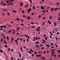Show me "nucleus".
I'll use <instances>...</instances> for the list:
<instances>
[{"instance_id": "obj_2", "label": "nucleus", "mask_w": 60, "mask_h": 60, "mask_svg": "<svg viewBox=\"0 0 60 60\" xmlns=\"http://www.w3.org/2000/svg\"><path fill=\"white\" fill-rule=\"evenodd\" d=\"M45 8V7H43V6H42L41 8V9H42L43 10H44Z\"/></svg>"}, {"instance_id": "obj_3", "label": "nucleus", "mask_w": 60, "mask_h": 60, "mask_svg": "<svg viewBox=\"0 0 60 60\" xmlns=\"http://www.w3.org/2000/svg\"><path fill=\"white\" fill-rule=\"evenodd\" d=\"M31 18V17L30 16H28L27 17V19H30Z\"/></svg>"}, {"instance_id": "obj_4", "label": "nucleus", "mask_w": 60, "mask_h": 60, "mask_svg": "<svg viewBox=\"0 0 60 60\" xmlns=\"http://www.w3.org/2000/svg\"><path fill=\"white\" fill-rule=\"evenodd\" d=\"M54 10V8H51V11H53Z\"/></svg>"}, {"instance_id": "obj_57", "label": "nucleus", "mask_w": 60, "mask_h": 60, "mask_svg": "<svg viewBox=\"0 0 60 60\" xmlns=\"http://www.w3.org/2000/svg\"><path fill=\"white\" fill-rule=\"evenodd\" d=\"M35 41V37H34V41Z\"/></svg>"}, {"instance_id": "obj_63", "label": "nucleus", "mask_w": 60, "mask_h": 60, "mask_svg": "<svg viewBox=\"0 0 60 60\" xmlns=\"http://www.w3.org/2000/svg\"><path fill=\"white\" fill-rule=\"evenodd\" d=\"M0 52H1L2 53H3V51L0 50Z\"/></svg>"}, {"instance_id": "obj_49", "label": "nucleus", "mask_w": 60, "mask_h": 60, "mask_svg": "<svg viewBox=\"0 0 60 60\" xmlns=\"http://www.w3.org/2000/svg\"><path fill=\"white\" fill-rule=\"evenodd\" d=\"M37 49H39V47L37 46Z\"/></svg>"}, {"instance_id": "obj_13", "label": "nucleus", "mask_w": 60, "mask_h": 60, "mask_svg": "<svg viewBox=\"0 0 60 60\" xmlns=\"http://www.w3.org/2000/svg\"><path fill=\"white\" fill-rule=\"evenodd\" d=\"M4 47H5V48H6L8 47V45H5Z\"/></svg>"}, {"instance_id": "obj_54", "label": "nucleus", "mask_w": 60, "mask_h": 60, "mask_svg": "<svg viewBox=\"0 0 60 60\" xmlns=\"http://www.w3.org/2000/svg\"><path fill=\"white\" fill-rule=\"evenodd\" d=\"M32 56H34V54H32Z\"/></svg>"}, {"instance_id": "obj_12", "label": "nucleus", "mask_w": 60, "mask_h": 60, "mask_svg": "<svg viewBox=\"0 0 60 60\" xmlns=\"http://www.w3.org/2000/svg\"><path fill=\"white\" fill-rule=\"evenodd\" d=\"M10 2H14V0H10Z\"/></svg>"}, {"instance_id": "obj_39", "label": "nucleus", "mask_w": 60, "mask_h": 60, "mask_svg": "<svg viewBox=\"0 0 60 60\" xmlns=\"http://www.w3.org/2000/svg\"><path fill=\"white\" fill-rule=\"evenodd\" d=\"M46 12V11L44 10H43L42 11V12Z\"/></svg>"}, {"instance_id": "obj_61", "label": "nucleus", "mask_w": 60, "mask_h": 60, "mask_svg": "<svg viewBox=\"0 0 60 60\" xmlns=\"http://www.w3.org/2000/svg\"><path fill=\"white\" fill-rule=\"evenodd\" d=\"M36 57H38V54H37L36 55Z\"/></svg>"}, {"instance_id": "obj_8", "label": "nucleus", "mask_w": 60, "mask_h": 60, "mask_svg": "<svg viewBox=\"0 0 60 60\" xmlns=\"http://www.w3.org/2000/svg\"><path fill=\"white\" fill-rule=\"evenodd\" d=\"M28 6V5L27 4L25 5V6H24V7H25V8H26V7H27Z\"/></svg>"}, {"instance_id": "obj_17", "label": "nucleus", "mask_w": 60, "mask_h": 60, "mask_svg": "<svg viewBox=\"0 0 60 60\" xmlns=\"http://www.w3.org/2000/svg\"><path fill=\"white\" fill-rule=\"evenodd\" d=\"M39 43V42L38 41H37L35 42V44H37V43Z\"/></svg>"}, {"instance_id": "obj_26", "label": "nucleus", "mask_w": 60, "mask_h": 60, "mask_svg": "<svg viewBox=\"0 0 60 60\" xmlns=\"http://www.w3.org/2000/svg\"><path fill=\"white\" fill-rule=\"evenodd\" d=\"M21 50H22V51H23V48L22 47H21Z\"/></svg>"}, {"instance_id": "obj_7", "label": "nucleus", "mask_w": 60, "mask_h": 60, "mask_svg": "<svg viewBox=\"0 0 60 60\" xmlns=\"http://www.w3.org/2000/svg\"><path fill=\"white\" fill-rule=\"evenodd\" d=\"M7 10V8H6L4 10H3V11H6Z\"/></svg>"}, {"instance_id": "obj_37", "label": "nucleus", "mask_w": 60, "mask_h": 60, "mask_svg": "<svg viewBox=\"0 0 60 60\" xmlns=\"http://www.w3.org/2000/svg\"><path fill=\"white\" fill-rule=\"evenodd\" d=\"M45 23V22H44L42 24V25H44V24Z\"/></svg>"}, {"instance_id": "obj_41", "label": "nucleus", "mask_w": 60, "mask_h": 60, "mask_svg": "<svg viewBox=\"0 0 60 60\" xmlns=\"http://www.w3.org/2000/svg\"><path fill=\"white\" fill-rule=\"evenodd\" d=\"M52 50V52H54V51H55V49H53Z\"/></svg>"}, {"instance_id": "obj_40", "label": "nucleus", "mask_w": 60, "mask_h": 60, "mask_svg": "<svg viewBox=\"0 0 60 60\" xmlns=\"http://www.w3.org/2000/svg\"><path fill=\"white\" fill-rule=\"evenodd\" d=\"M46 46L47 47H49V45L48 44H47L46 45Z\"/></svg>"}, {"instance_id": "obj_25", "label": "nucleus", "mask_w": 60, "mask_h": 60, "mask_svg": "<svg viewBox=\"0 0 60 60\" xmlns=\"http://www.w3.org/2000/svg\"><path fill=\"white\" fill-rule=\"evenodd\" d=\"M0 27L1 28H3V27H4V26H3L2 25H1L0 26Z\"/></svg>"}, {"instance_id": "obj_56", "label": "nucleus", "mask_w": 60, "mask_h": 60, "mask_svg": "<svg viewBox=\"0 0 60 60\" xmlns=\"http://www.w3.org/2000/svg\"><path fill=\"white\" fill-rule=\"evenodd\" d=\"M49 7H47V9H49Z\"/></svg>"}, {"instance_id": "obj_20", "label": "nucleus", "mask_w": 60, "mask_h": 60, "mask_svg": "<svg viewBox=\"0 0 60 60\" xmlns=\"http://www.w3.org/2000/svg\"><path fill=\"white\" fill-rule=\"evenodd\" d=\"M30 11H31L30 10H28L27 11L28 13H29V12H30Z\"/></svg>"}, {"instance_id": "obj_33", "label": "nucleus", "mask_w": 60, "mask_h": 60, "mask_svg": "<svg viewBox=\"0 0 60 60\" xmlns=\"http://www.w3.org/2000/svg\"><path fill=\"white\" fill-rule=\"evenodd\" d=\"M54 24L55 26H56V22H54Z\"/></svg>"}, {"instance_id": "obj_62", "label": "nucleus", "mask_w": 60, "mask_h": 60, "mask_svg": "<svg viewBox=\"0 0 60 60\" xmlns=\"http://www.w3.org/2000/svg\"><path fill=\"white\" fill-rule=\"evenodd\" d=\"M58 19H59V20L60 19V17H59L58 18Z\"/></svg>"}, {"instance_id": "obj_11", "label": "nucleus", "mask_w": 60, "mask_h": 60, "mask_svg": "<svg viewBox=\"0 0 60 60\" xmlns=\"http://www.w3.org/2000/svg\"><path fill=\"white\" fill-rule=\"evenodd\" d=\"M47 39H48V36H47L46 37V38H45V40H47Z\"/></svg>"}, {"instance_id": "obj_10", "label": "nucleus", "mask_w": 60, "mask_h": 60, "mask_svg": "<svg viewBox=\"0 0 60 60\" xmlns=\"http://www.w3.org/2000/svg\"><path fill=\"white\" fill-rule=\"evenodd\" d=\"M33 10H34L35 9V7H34V6L33 5Z\"/></svg>"}, {"instance_id": "obj_55", "label": "nucleus", "mask_w": 60, "mask_h": 60, "mask_svg": "<svg viewBox=\"0 0 60 60\" xmlns=\"http://www.w3.org/2000/svg\"><path fill=\"white\" fill-rule=\"evenodd\" d=\"M19 27L18 28H17V30L18 31H19Z\"/></svg>"}, {"instance_id": "obj_50", "label": "nucleus", "mask_w": 60, "mask_h": 60, "mask_svg": "<svg viewBox=\"0 0 60 60\" xmlns=\"http://www.w3.org/2000/svg\"><path fill=\"white\" fill-rule=\"evenodd\" d=\"M44 47H43L41 48V49H44Z\"/></svg>"}, {"instance_id": "obj_24", "label": "nucleus", "mask_w": 60, "mask_h": 60, "mask_svg": "<svg viewBox=\"0 0 60 60\" xmlns=\"http://www.w3.org/2000/svg\"><path fill=\"white\" fill-rule=\"evenodd\" d=\"M30 52H33V51H32V49H30Z\"/></svg>"}, {"instance_id": "obj_59", "label": "nucleus", "mask_w": 60, "mask_h": 60, "mask_svg": "<svg viewBox=\"0 0 60 60\" xmlns=\"http://www.w3.org/2000/svg\"><path fill=\"white\" fill-rule=\"evenodd\" d=\"M38 29H40V26H39L38 27Z\"/></svg>"}, {"instance_id": "obj_60", "label": "nucleus", "mask_w": 60, "mask_h": 60, "mask_svg": "<svg viewBox=\"0 0 60 60\" xmlns=\"http://www.w3.org/2000/svg\"><path fill=\"white\" fill-rule=\"evenodd\" d=\"M26 48V46L23 47L24 49H25V48Z\"/></svg>"}, {"instance_id": "obj_19", "label": "nucleus", "mask_w": 60, "mask_h": 60, "mask_svg": "<svg viewBox=\"0 0 60 60\" xmlns=\"http://www.w3.org/2000/svg\"><path fill=\"white\" fill-rule=\"evenodd\" d=\"M55 53H56L55 52H51V53L52 54H53Z\"/></svg>"}, {"instance_id": "obj_35", "label": "nucleus", "mask_w": 60, "mask_h": 60, "mask_svg": "<svg viewBox=\"0 0 60 60\" xmlns=\"http://www.w3.org/2000/svg\"><path fill=\"white\" fill-rule=\"evenodd\" d=\"M4 28H6V26L5 25H4Z\"/></svg>"}, {"instance_id": "obj_52", "label": "nucleus", "mask_w": 60, "mask_h": 60, "mask_svg": "<svg viewBox=\"0 0 60 60\" xmlns=\"http://www.w3.org/2000/svg\"><path fill=\"white\" fill-rule=\"evenodd\" d=\"M29 10H30V11H31V8H30L29 9Z\"/></svg>"}, {"instance_id": "obj_5", "label": "nucleus", "mask_w": 60, "mask_h": 60, "mask_svg": "<svg viewBox=\"0 0 60 60\" xmlns=\"http://www.w3.org/2000/svg\"><path fill=\"white\" fill-rule=\"evenodd\" d=\"M58 9V8H55V10H54V11H56V10H57Z\"/></svg>"}, {"instance_id": "obj_29", "label": "nucleus", "mask_w": 60, "mask_h": 60, "mask_svg": "<svg viewBox=\"0 0 60 60\" xmlns=\"http://www.w3.org/2000/svg\"><path fill=\"white\" fill-rule=\"evenodd\" d=\"M7 14L8 15V16H9V15H10V13L8 12L7 13Z\"/></svg>"}, {"instance_id": "obj_51", "label": "nucleus", "mask_w": 60, "mask_h": 60, "mask_svg": "<svg viewBox=\"0 0 60 60\" xmlns=\"http://www.w3.org/2000/svg\"><path fill=\"white\" fill-rule=\"evenodd\" d=\"M19 54V55L21 54V53L20 52H19L18 53Z\"/></svg>"}, {"instance_id": "obj_27", "label": "nucleus", "mask_w": 60, "mask_h": 60, "mask_svg": "<svg viewBox=\"0 0 60 60\" xmlns=\"http://www.w3.org/2000/svg\"><path fill=\"white\" fill-rule=\"evenodd\" d=\"M52 17V16H51L50 17H49V19H51V18Z\"/></svg>"}, {"instance_id": "obj_53", "label": "nucleus", "mask_w": 60, "mask_h": 60, "mask_svg": "<svg viewBox=\"0 0 60 60\" xmlns=\"http://www.w3.org/2000/svg\"><path fill=\"white\" fill-rule=\"evenodd\" d=\"M17 21H19V18H18L17 19Z\"/></svg>"}, {"instance_id": "obj_38", "label": "nucleus", "mask_w": 60, "mask_h": 60, "mask_svg": "<svg viewBox=\"0 0 60 60\" xmlns=\"http://www.w3.org/2000/svg\"><path fill=\"white\" fill-rule=\"evenodd\" d=\"M3 39H2L1 40V43L2 42V41H3Z\"/></svg>"}, {"instance_id": "obj_6", "label": "nucleus", "mask_w": 60, "mask_h": 60, "mask_svg": "<svg viewBox=\"0 0 60 60\" xmlns=\"http://www.w3.org/2000/svg\"><path fill=\"white\" fill-rule=\"evenodd\" d=\"M6 4V3H3V6H4V5H5Z\"/></svg>"}, {"instance_id": "obj_34", "label": "nucleus", "mask_w": 60, "mask_h": 60, "mask_svg": "<svg viewBox=\"0 0 60 60\" xmlns=\"http://www.w3.org/2000/svg\"><path fill=\"white\" fill-rule=\"evenodd\" d=\"M11 60H13V57H11Z\"/></svg>"}, {"instance_id": "obj_58", "label": "nucleus", "mask_w": 60, "mask_h": 60, "mask_svg": "<svg viewBox=\"0 0 60 60\" xmlns=\"http://www.w3.org/2000/svg\"><path fill=\"white\" fill-rule=\"evenodd\" d=\"M11 30H9V33H10V32H11Z\"/></svg>"}, {"instance_id": "obj_46", "label": "nucleus", "mask_w": 60, "mask_h": 60, "mask_svg": "<svg viewBox=\"0 0 60 60\" xmlns=\"http://www.w3.org/2000/svg\"><path fill=\"white\" fill-rule=\"evenodd\" d=\"M4 42L5 43V44H7V42H6V41H4Z\"/></svg>"}, {"instance_id": "obj_22", "label": "nucleus", "mask_w": 60, "mask_h": 60, "mask_svg": "<svg viewBox=\"0 0 60 60\" xmlns=\"http://www.w3.org/2000/svg\"><path fill=\"white\" fill-rule=\"evenodd\" d=\"M3 38L4 39H6V37H5V36L4 35L3 36Z\"/></svg>"}, {"instance_id": "obj_44", "label": "nucleus", "mask_w": 60, "mask_h": 60, "mask_svg": "<svg viewBox=\"0 0 60 60\" xmlns=\"http://www.w3.org/2000/svg\"><path fill=\"white\" fill-rule=\"evenodd\" d=\"M30 3H32V0H30Z\"/></svg>"}, {"instance_id": "obj_36", "label": "nucleus", "mask_w": 60, "mask_h": 60, "mask_svg": "<svg viewBox=\"0 0 60 60\" xmlns=\"http://www.w3.org/2000/svg\"><path fill=\"white\" fill-rule=\"evenodd\" d=\"M15 41L16 42H17V41H18V40H17V39H16L15 40Z\"/></svg>"}, {"instance_id": "obj_23", "label": "nucleus", "mask_w": 60, "mask_h": 60, "mask_svg": "<svg viewBox=\"0 0 60 60\" xmlns=\"http://www.w3.org/2000/svg\"><path fill=\"white\" fill-rule=\"evenodd\" d=\"M7 38L8 40H9V37H8V36H7Z\"/></svg>"}, {"instance_id": "obj_9", "label": "nucleus", "mask_w": 60, "mask_h": 60, "mask_svg": "<svg viewBox=\"0 0 60 60\" xmlns=\"http://www.w3.org/2000/svg\"><path fill=\"white\" fill-rule=\"evenodd\" d=\"M6 3H7V4H8V3H9L10 2V1H6Z\"/></svg>"}, {"instance_id": "obj_47", "label": "nucleus", "mask_w": 60, "mask_h": 60, "mask_svg": "<svg viewBox=\"0 0 60 60\" xmlns=\"http://www.w3.org/2000/svg\"><path fill=\"white\" fill-rule=\"evenodd\" d=\"M55 39H56V40H58V39H57V37H56Z\"/></svg>"}, {"instance_id": "obj_15", "label": "nucleus", "mask_w": 60, "mask_h": 60, "mask_svg": "<svg viewBox=\"0 0 60 60\" xmlns=\"http://www.w3.org/2000/svg\"><path fill=\"white\" fill-rule=\"evenodd\" d=\"M26 16L25 15H23V18H25Z\"/></svg>"}, {"instance_id": "obj_42", "label": "nucleus", "mask_w": 60, "mask_h": 60, "mask_svg": "<svg viewBox=\"0 0 60 60\" xmlns=\"http://www.w3.org/2000/svg\"><path fill=\"white\" fill-rule=\"evenodd\" d=\"M46 19V17H44L43 18V19Z\"/></svg>"}, {"instance_id": "obj_21", "label": "nucleus", "mask_w": 60, "mask_h": 60, "mask_svg": "<svg viewBox=\"0 0 60 60\" xmlns=\"http://www.w3.org/2000/svg\"><path fill=\"white\" fill-rule=\"evenodd\" d=\"M57 52H58V53H60V50H59L57 51Z\"/></svg>"}, {"instance_id": "obj_48", "label": "nucleus", "mask_w": 60, "mask_h": 60, "mask_svg": "<svg viewBox=\"0 0 60 60\" xmlns=\"http://www.w3.org/2000/svg\"><path fill=\"white\" fill-rule=\"evenodd\" d=\"M34 53L35 54H37V52H35Z\"/></svg>"}, {"instance_id": "obj_16", "label": "nucleus", "mask_w": 60, "mask_h": 60, "mask_svg": "<svg viewBox=\"0 0 60 60\" xmlns=\"http://www.w3.org/2000/svg\"><path fill=\"white\" fill-rule=\"evenodd\" d=\"M20 4L21 5V6H22L23 5V3H20Z\"/></svg>"}, {"instance_id": "obj_14", "label": "nucleus", "mask_w": 60, "mask_h": 60, "mask_svg": "<svg viewBox=\"0 0 60 60\" xmlns=\"http://www.w3.org/2000/svg\"><path fill=\"white\" fill-rule=\"evenodd\" d=\"M12 12H13L15 13L16 12V11L14 10L12 11Z\"/></svg>"}, {"instance_id": "obj_28", "label": "nucleus", "mask_w": 60, "mask_h": 60, "mask_svg": "<svg viewBox=\"0 0 60 60\" xmlns=\"http://www.w3.org/2000/svg\"><path fill=\"white\" fill-rule=\"evenodd\" d=\"M50 37L51 39H52L53 38H52V37L51 35L50 36Z\"/></svg>"}, {"instance_id": "obj_43", "label": "nucleus", "mask_w": 60, "mask_h": 60, "mask_svg": "<svg viewBox=\"0 0 60 60\" xmlns=\"http://www.w3.org/2000/svg\"><path fill=\"white\" fill-rule=\"evenodd\" d=\"M36 40H38V39L37 38V37H36Z\"/></svg>"}, {"instance_id": "obj_64", "label": "nucleus", "mask_w": 60, "mask_h": 60, "mask_svg": "<svg viewBox=\"0 0 60 60\" xmlns=\"http://www.w3.org/2000/svg\"><path fill=\"white\" fill-rule=\"evenodd\" d=\"M60 13L59 14V16H60Z\"/></svg>"}, {"instance_id": "obj_1", "label": "nucleus", "mask_w": 60, "mask_h": 60, "mask_svg": "<svg viewBox=\"0 0 60 60\" xmlns=\"http://www.w3.org/2000/svg\"><path fill=\"white\" fill-rule=\"evenodd\" d=\"M12 2H10L8 4H7V5L9 6V5H10L11 4L12 5Z\"/></svg>"}, {"instance_id": "obj_45", "label": "nucleus", "mask_w": 60, "mask_h": 60, "mask_svg": "<svg viewBox=\"0 0 60 60\" xmlns=\"http://www.w3.org/2000/svg\"><path fill=\"white\" fill-rule=\"evenodd\" d=\"M52 23V22H49V24H51Z\"/></svg>"}, {"instance_id": "obj_30", "label": "nucleus", "mask_w": 60, "mask_h": 60, "mask_svg": "<svg viewBox=\"0 0 60 60\" xmlns=\"http://www.w3.org/2000/svg\"><path fill=\"white\" fill-rule=\"evenodd\" d=\"M41 55L39 54L38 55V56H39V57H41Z\"/></svg>"}, {"instance_id": "obj_32", "label": "nucleus", "mask_w": 60, "mask_h": 60, "mask_svg": "<svg viewBox=\"0 0 60 60\" xmlns=\"http://www.w3.org/2000/svg\"><path fill=\"white\" fill-rule=\"evenodd\" d=\"M10 49H10V48H9L8 49V51H10Z\"/></svg>"}, {"instance_id": "obj_18", "label": "nucleus", "mask_w": 60, "mask_h": 60, "mask_svg": "<svg viewBox=\"0 0 60 60\" xmlns=\"http://www.w3.org/2000/svg\"><path fill=\"white\" fill-rule=\"evenodd\" d=\"M31 24L32 25H33V24H34V23L33 22H31Z\"/></svg>"}, {"instance_id": "obj_31", "label": "nucleus", "mask_w": 60, "mask_h": 60, "mask_svg": "<svg viewBox=\"0 0 60 60\" xmlns=\"http://www.w3.org/2000/svg\"><path fill=\"white\" fill-rule=\"evenodd\" d=\"M37 46H39V47L40 46V45H37L36 46V47H37Z\"/></svg>"}]
</instances>
